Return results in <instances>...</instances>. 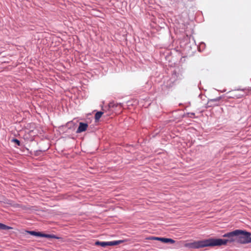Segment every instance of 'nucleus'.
Returning a JSON list of instances; mask_svg holds the SVG:
<instances>
[{"instance_id": "1", "label": "nucleus", "mask_w": 251, "mask_h": 251, "mask_svg": "<svg viewBox=\"0 0 251 251\" xmlns=\"http://www.w3.org/2000/svg\"><path fill=\"white\" fill-rule=\"evenodd\" d=\"M223 236L224 237H226L227 239L211 238L207 240L187 243L185 245V246L192 249H199L206 247L226 245L228 243H237V229L225 234Z\"/></svg>"}, {"instance_id": "2", "label": "nucleus", "mask_w": 251, "mask_h": 251, "mask_svg": "<svg viewBox=\"0 0 251 251\" xmlns=\"http://www.w3.org/2000/svg\"><path fill=\"white\" fill-rule=\"evenodd\" d=\"M251 235L250 232L237 229V243L244 244L251 243Z\"/></svg>"}, {"instance_id": "3", "label": "nucleus", "mask_w": 251, "mask_h": 251, "mask_svg": "<svg viewBox=\"0 0 251 251\" xmlns=\"http://www.w3.org/2000/svg\"><path fill=\"white\" fill-rule=\"evenodd\" d=\"M251 92L250 89H238L230 91L228 97L233 99H240L246 95H249Z\"/></svg>"}, {"instance_id": "4", "label": "nucleus", "mask_w": 251, "mask_h": 251, "mask_svg": "<svg viewBox=\"0 0 251 251\" xmlns=\"http://www.w3.org/2000/svg\"><path fill=\"white\" fill-rule=\"evenodd\" d=\"M147 240H157L161 241L162 242L167 243H170L171 244H174L175 242V241L171 239V238H166L163 237H154V236H150L149 237L146 238Z\"/></svg>"}, {"instance_id": "5", "label": "nucleus", "mask_w": 251, "mask_h": 251, "mask_svg": "<svg viewBox=\"0 0 251 251\" xmlns=\"http://www.w3.org/2000/svg\"><path fill=\"white\" fill-rule=\"evenodd\" d=\"M221 99V97H219L215 99L209 100L207 103V107L218 106L219 101Z\"/></svg>"}, {"instance_id": "6", "label": "nucleus", "mask_w": 251, "mask_h": 251, "mask_svg": "<svg viewBox=\"0 0 251 251\" xmlns=\"http://www.w3.org/2000/svg\"><path fill=\"white\" fill-rule=\"evenodd\" d=\"M88 127V125L83 123H80L79 126L77 129L76 132L77 133H81L82 132L85 131L86 130Z\"/></svg>"}, {"instance_id": "7", "label": "nucleus", "mask_w": 251, "mask_h": 251, "mask_svg": "<svg viewBox=\"0 0 251 251\" xmlns=\"http://www.w3.org/2000/svg\"><path fill=\"white\" fill-rule=\"evenodd\" d=\"M28 233L32 235H34V236H40V237H48L49 236V235L47 234H42L40 232H36V231H28Z\"/></svg>"}, {"instance_id": "8", "label": "nucleus", "mask_w": 251, "mask_h": 251, "mask_svg": "<svg viewBox=\"0 0 251 251\" xmlns=\"http://www.w3.org/2000/svg\"><path fill=\"white\" fill-rule=\"evenodd\" d=\"M110 242H100L97 241L95 243L96 245H100L101 247H105L107 246H111Z\"/></svg>"}, {"instance_id": "9", "label": "nucleus", "mask_w": 251, "mask_h": 251, "mask_svg": "<svg viewBox=\"0 0 251 251\" xmlns=\"http://www.w3.org/2000/svg\"><path fill=\"white\" fill-rule=\"evenodd\" d=\"M103 112L101 111L97 112L95 116V118L96 121H98L100 120V119L101 117L103 115Z\"/></svg>"}, {"instance_id": "10", "label": "nucleus", "mask_w": 251, "mask_h": 251, "mask_svg": "<svg viewBox=\"0 0 251 251\" xmlns=\"http://www.w3.org/2000/svg\"><path fill=\"white\" fill-rule=\"evenodd\" d=\"M12 227L8 226L4 224H3L2 223H0V229H3V230H8L11 229Z\"/></svg>"}, {"instance_id": "11", "label": "nucleus", "mask_w": 251, "mask_h": 251, "mask_svg": "<svg viewBox=\"0 0 251 251\" xmlns=\"http://www.w3.org/2000/svg\"><path fill=\"white\" fill-rule=\"evenodd\" d=\"M123 242V240H118V241H112V242H110V244H111V246H115V245H117L120 243H122Z\"/></svg>"}, {"instance_id": "12", "label": "nucleus", "mask_w": 251, "mask_h": 251, "mask_svg": "<svg viewBox=\"0 0 251 251\" xmlns=\"http://www.w3.org/2000/svg\"><path fill=\"white\" fill-rule=\"evenodd\" d=\"M12 141L15 143L18 146H20V142L17 139H13Z\"/></svg>"}]
</instances>
